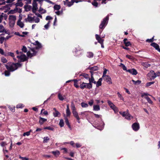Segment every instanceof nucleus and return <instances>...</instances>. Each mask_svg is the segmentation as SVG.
Segmentation results:
<instances>
[{"instance_id": "nucleus-1", "label": "nucleus", "mask_w": 160, "mask_h": 160, "mask_svg": "<svg viewBox=\"0 0 160 160\" xmlns=\"http://www.w3.org/2000/svg\"><path fill=\"white\" fill-rule=\"evenodd\" d=\"M21 64L18 63H14L11 62H9L7 64L5 65L7 69L10 72H13L15 71L18 68L21 67Z\"/></svg>"}, {"instance_id": "nucleus-2", "label": "nucleus", "mask_w": 160, "mask_h": 160, "mask_svg": "<svg viewBox=\"0 0 160 160\" xmlns=\"http://www.w3.org/2000/svg\"><path fill=\"white\" fill-rule=\"evenodd\" d=\"M33 15L32 14H29L28 15L27 18L25 19L26 22H32L34 21L36 23H38L40 22V19L38 17H35V16H32Z\"/></svg>"}, {"instance_id": "nucleus-3", "label": "nucleus", "mask_w": 160, "mask_h": 160, "mask_svg": "<svg viewBox=\"0 0 160 160\" xmlns=\"http://www.w3.org/2000/svg\"><path fill=\"white\" fill-rule=\"evenodd\" d=\"M15 0H7L6 2L9 3L8 5H6V6H8L9 7H11L13 5H15L16 7L20 6L22 7L23 5V4L21 2H19L20 0H18V2L16 3L14 2Z\"/></svg>"}, {"instance_id": "nucleus-4", "label": "nucleus", "mask_w": 160, "mask_h": 160, "mask_svg": "<svg viewBox=\"0 0 160 160\" xmlns=\"http://www.w3.org/2000/svg\"><path fill=\"white\" fill-rule=\"evenodd\" d=\"M16 53L18 54L17 57L19 61L24 62L27 60V58L26 56L21 52H19L17 50L16 51Z\"/></svg>"}, {"instance_id": "nucleus-5", "label": "nucleus", "mask_w": 160, "mask_h": 160, "mask_svg": "<svg viewBox=\"0 0 160 160\" xmlns=\"http://www.w3.org/2000/svg\"><path fill=\"white\" fill-rule=\"evenodd\" d=\"M8 19L10 27H12L15 23L16 19V16L14 15H10L8 18Z\"/></svg>"}, {"instance_id": "nucleus-6", "label": "nucleus", "mask_w": 160, "mask_h": 160, "mask_svg": "<svg viewBox=\"0 0 160 160\" xmlns=\"http://www.w3.org/2000/svg\"><path fill=\"white\" fill-rule=\"evenodd\" d=\"M119 113L127 120H130L133 118V117L129 113L128 111V110H127L126 112H119Z\"/></svg>"}, {"instance_id": "nucleus-7", "label": "nucleus", "mask_w": 160, "mask_h": 160, "mask_svg": "<svg viewBox=\"0 0 160 160\" xmlns=\"http://www.w3.org/2000/svg\"><path fill=\"white\" fill-rule=\"evenodd\" d=\"M109 19V17L108 16L104 18L103 21L102 22L99 26V28L100 29L103 28L108 23V21Z\"/></svg>"}, {"instance_id": "nucleus-8", "label": "nucleus", "mask_w": 160, "mask_h": 160, "mask_svg": "<svg viewBox=\"0 0 160 160\" xmlns=\"http://www.w3.org/2000/svg\"><path fill=\"white\" fill-rule=\"evenodd\" d=\"M80 88L82 89H83L84 88L90 89L92 88V84L88 83L83 82L80 85Z\"/></svg>"}, {"instance_id": "nucleus-9", "label": "nucleus", "mask_w": 160, "mask_h": 160, "mask_svg": "<svg viewBox=\"0 0 160 160\" xmlns=\"http://www.w3.org/2000/svg\"><path fill=\"white\" fill-rule=\"evenodd\" d=\"M148 95H150L148 93H142L141 95V97H142L144 98L150 104H152L153 103L152 101L151 100V99L149 97H148L147 96Z\"/></svg>"}, {"instance_id": "nucleus-10", "label": "nucleus", "mask_w": 160, "mask_h": 160, "mask_svg": "<svg viewBox=\"0 0 160 160\" xmlns=\"http://www.w3.org/2000/svg\"><path fill=\"white\" fill-rule=\"evenodd\" d=\"M148 76L151 80L154 79L156 78L155 72L153 70H151L148 74Z\"/></svg>"}, {"instance_id": "nucleus-11", "label": "nucleus", "mask_w": 160, "mask_h": 160, "mask_svg": "<svg viewBox=\"0 0 160 160\" xmlns=\"http://www.w3.org/2000/svg\"><path fill=\"white\" fill-rule=\"evenodd\" d=\"M37 1H38L37 0H33L32 2L33 8H32V11L34 13H35L38 9V4L36 2Z\"/></svg>"}, {"instance_id": "nucleus-12", "label": "nucleus", "mask_w": 160, "mask_h": 160, "mask_svg": "<svg viewBox=\"0 0 160 160\" xmlns=\"http://www.w3.org/2000/svg\"><path fill=\"white\" fill-rule=\"evenodd\" d=\"M36 53V52L35 50V48H33L31 49L30 51H28L27 53V55L28 57H31L35 55Z\"/></svg>"}, {"instance_id": "nucleus-13", "label": "nucleus", "mask_w": 160, "mask_h": 160, "mask_svg": "<svg viewBox=\"0 0 160 160\" xmlns=\"http://www.w3.org/2000/svg\"><path fill=\"white\" fill-rule=\"evenodd\" d=\"M102 78L104 80L107 82L108 84H111L112 83L111 79L109 76L107 75L102 76Z\"/></svg>"}, {"instance_id": "nucleus-14", "label": "nucleus", "mask_w": 160, "mask_h": 160, "mask_svg": "<svg viewBox=\"0 0 160 160\" xmlns=\"http://www.w3.org/2000/svg\"><path fill=\"white\" fill-rule=\"evenodd\" d=\"M107 102L110 107L115 112L117 110V108L113 103L109 100H108Z\"/></svg>"}, {"instance_id": "nucleus-15", "label": "nucleus", "mask_w": 160, "mask_h": 160, "mask_svg": "<svg viewBox=\"0 0 160 160\" xmlns=\"http://www.w3.org/2000/svg\"><path fill=\"white\" fill-rule=\"evenodd\" d=\"M132 128L134 131H137L140 128L139 124L136 122L134 123L132 125Z\"/></svg>"}, {"instance_id": "nucleus-16", "label": "nucleus", "mask_w": 160, "mask_h": 160, "mask_svg": "<svg viewBox=\"0 0 160 160\" xmlns=\"http://www.w3.org/2000/svg\"><path fill=\"white\" fill-rule=\"evenodd\" d=\"M8 18L7 15L3 13H0V23L2 21L3 19L6 20Z\"/></svg>"}, {"instance_id": "nucleus-17", "label": "nucleus", "mask_w": 160, "mask_h": 160, "mask_svg": "<svg viewBox=\"0 0 160 160\" xmlns=\"http://www.w3.org/2000/svg\"><path fill=\"white\" fill-rule=\"evenodd\" d=\"M72 113L74 116L77 119L78 122L79 123H80V118L79 117L78 114L77 112L76 111L72 112Z\"/></svg>"}, {"instance_id": "nucleus-18", "label": "nucleus", "mask_w": 160, "mask_h": 160, "mask_svg": "<svg viewBox=\"0 0 160 160\" xmlns=\"http://www.w3.org/2000/svg\"><path fill=\"white\" fill-rule=\"evenodd\" d=\"M95 37L96 40L99 43H103L104 40L102 39L97 34H96Z\"/></svg>"}, {"instance_id": "nucleus-19", "label": "nucleus", "mask_w": 160, "mask_h": 160, "mask_svg": "<svg viewBox=\"0 0 160 160\" xmlns=\"http://www.w3.org/2000/svg\"><path fill=\"white\" fill-rule=\"evenodd\" d=\"M151 46L154 47L158 52H160V48L159 46L156 43L153 42L151 44Z\"/></svg>"}, {"instance_id": "nucleus-20", "label": "nucleus", "mask_w": 160, "mask_h": 160, "mask_svg": "<svg viewBox=\"0 0 160 160\" xmlns=\"http://www.w3.org/2000/svg\"><path fill=\"white\" fill-rule=\"evenodd\" d=\"M127 71L132 75H136L137 74L136 70L134 68L129 69Z\"/></svg>"}, {"instance_id": "nucleus-21", "label": "nucleus", "mask_w": 160, "mask_h": 160, "mask_svg": "<svg viewBox=\"0 0 160 160\" xmlns=\"http://www.w3.org/2000/svg\"><path fill=\"white\" fill-rule=\"evenodd\" d=\"M33 44L36 46L35 47L36 49H39L41 48L42 46L41 43L38 41H36L35 42L33 43Z\"/></svg>"}, {"instance_id": "nucleus-22", "label": "nucleus", "mask_w": 160, "mask_h": 160, "mask_svg": "<svg viewBox=\"0 0 160 160\" xmlns=\"http://www.w3.org/2000/svg\"><path fill=\"white\" fill-rule=\"evenodd\" d=\"M89 83L90 84H92V83H94V84L96 83V82L95 81L94 79L93 76L92 75V74L91 76V78H89Z\"/></svg>"}, {"instance_id": "nucleus-23", "label": "nucleus", "mask_w": 160, "mask_h": 160, "mask_svg": "<svg viewBox=\"0 0 160 160\" xmlns=\"http://www.w3.org/2000/svg\"><path fill=\"white\" fill-rule=\"evenodd\" d=\"M4 56H11L13 58V59L14 60H16V58H15L14 57V53L12 52H8L7 53H5Z\"/></svg>"}, {"instance_id": "nucleus-24", "label": "nucleus", "mask_w": 160, "mask_h": 160, "mask_svg": "<svg viewBox=\"0 0 160 160\" xmlns=\"http://www.w3.org/2000/svg\"><path fill=\"white\" fill-rule=\"evenodd\" d=\"M66 111L67 116L69 117L71 114V113L69 109L68 105H67V109Z\"/></svg>"}, {"instance_id": "nucleus-25", "label": "nucleus", "mask_w": 160, "mask_h": 160, "mask_svg": "<svg viewBox=\"0 0 160 160\" xmlns=\"http://www.w3.org/2000/svg\"><path fill=\"white\" fill-rule=\"evenodd\" d=\"M47 121L46 119L40 117L39 118V123L41 125L43 123Z\"/></svg>"}, {"instance_id": "nucleus-26", "label": "nucleus", "mask_w": 160, "mask_h": 160, "mask_svg": "<svg viewBox=\"0 0 160 160\" xmlns=\"http://www.w3.org/2000/svg\"><path fill=\"white\" fill-rule=\"evenodd\" d=\"M5 32L6 33H7V32L5 30L4 27L2 24L0 25V33Z\"/></svg>"}, {"instance_id": "nucleus-27", "label": "nucleus", "mask_w": 160, "mask_h": 160, "mask_svg": "<svg viewBox=\"0 0 160 160\" xmlns=\"http://www.w3.org/2000/svg\"><path fill=\"white\" fill-rule=\"evenodd\" d=\"M58 98L60 100L63 101L66 98V97L65 95L62 96L60 93H59L58 94Z\"/></svg>"}, {"instance_id": "nucleus-28", "label": "nucleus", "mask_w": 160, "mask_h": 160, "mask_svg": "<svg viewBox=\"0 0 160 160\" xmlns=\"http://www.w3.org/2000/svg\"><path fill=\"white\" fill-rule=\"evenodd\" d=\"M93 110L95 111H98L100 110V106L99 105H94L93 106Z\"/></svg>"}, {"instance_id": "nucleus-29", "label": "nucleus", "mask_w": 160, "mask_h": 160, "mask_svg": "<svg viewBox=\"0 0 160 160\" xmlns=\"http://www.w3.org/2000/svg\"><path fill=\"white\" fill-rule=\"evenodd\" d=\"M52 153L56 157H58L60 154L59 151L58 150H57L55 151H52Z\"/></svg>"}, {"instance_id": "nucleus-30", "label": "nucleus", "mask_w": 160, "mask_h": 160, "mask_svg": "<svg viewBox=\"0 0 160 160\" xmlns=\"http://www.w3.org/2000/svg\"><path fill=\"white\" fill-rule=\"evenodd\" d=\"M102 78H100L98 80V81L96 82V86L98 87L100 86L102 84Z\"/></svg>"}, {"instance_id": "nucleus-31", "label": "nucleus", "mask_w": 160, "mask_h": 160, "mask_svg": "<svg viewBox=\"0 0 160 160\" xmlns=\"http://www.w3.org/2000/svg\"><path fill=\"white\" fill-rule=\"evenodd\" d=\"M17 25L21 28H23L24 26L23 23L21 21H18Z\"/></svg>"}, {"instance_id": "nucleus-32", "label": "nucleus", "mask_w": 160, "mask_h": 160, "mask_svg": "<svg viewBox=\"0 0 160 160\" xmlns=\"http://www.w3.org/2000/svg\"><path fill=\"white\" fill-rule=\"evenodd\" d=\"M1 61L3 63H6L8 62V60L5 57H2L1 58Z\"/></svg>"}, {"instance_id": "nucleus-33", "label": "nucleus", "mask_w": 160, "mask_h": 160, "mask_svg": "<svg viewBox=\"0 0 160 160\" xmlns=\"http://www.w3.org/2000/svg\"><path fill=\"white\" fill-rule=\"evenodd\" d=\"M81 76H82L87 79L88 80L89 78V75L86 73H82L81 75Z\"/></svg>"}, {"instance_id": "nucleus-34", "label": "nucleus", "mask_w": 160, "mask_h": 160, "mask_svg": "<svg viewBox=\"0 0 160 160\" xmlns=\"http://www.w3.org/2000/svg\"><path fill=\"white\" fill-rule=\"evenodd\" d=\"M87 56L89 58H91L93 57V54L92 52H87Z\"/></svg>"}, {"instance_id": "nucleus-35", "label": "nucleus", "mask_w": 160, "mask_h": 160, "mask_svg": "<svg viewBox=\"0 0 160 160\" xmlns=\"http://www.w3.org/2000/svg\"><path fill=\"white\" fill-rule=\"evenodd\" d=\"M60 114V113L57 110H56V112H53V115L54 117H57Z\"/></svg>"}, {"instance_id": "nucleus-36", "label": "nucleus", "mask_w": 160, "mask_h": 160, "mask_svg": "<svg viewBox=\"0 0 160 160\" xmlns=\"http://www.w3.org/2000/svg\"><path fill=\"white\" fill-rule=\"evenodd\" d=\"M32 132V130H30L29 131L27 132H24L23 134V136H29L30 134V132Z\"/></svg>"}, {"instance_id": "nucleus-37", "label": "nucleus", "mask_w": 160, "mask_h": 160, "mask_svg": "<svg viewBox=\"0 0 160 160\" xmlns=\"http://www.w3.org/2000/svg\"><path fill=\"white\" fill-rule=\"evenodd\" d=\"M50 21H48V22L44 26V28H45V29L47 30L48 29L50 26Z\"/></svg>"}, {"instance_id": "nucleus-38", "label": "nucleus", "mask_w": 160, "mask_h": 160, "mask_svg": "<svg viewBox=\"0 0 160 160\" xmlns=\"http://www.w3.org/2000/svg\"><path fill=\"white\" fill-rule=\"evenodd\" d=\"M72 81L74 82V86L76 88H78L79 87V86L78 85V81L76 79H73Z\"/></svg>"}, {"instance_id": "nucleus-39", "label": "nucleus", "mask_w": 160, "mask_h": 160, "mask_svg": "<svg viewBox=\"0 0 160 160\" xmlns=\"http://www.w3.org/2000/svg\"><path fill=\"white\" fill-rule=\"evenodd\" d=\"M65 122L66 124L67 125H68V127L69 128H70V124H69V121L68 120V119L67 118L65 117Z\"/></svg>"}, {"instance_id": "nucleus-40", "label": "nucleus", "mask_w": 160, "mask_h": 160, "mask_svg": "<svg viewBox=\"0 0 160 160\" xmlns=\"http://www.w3.org/2000/svg\"><path fill=\"white\" fill-rule=\"evenodd\" d=\"M81 105L82 108H87L88 107V105L85 103L82 102L81 103Z\"/></svg>"}, {"instance_id": "nucleus-41", "label": "nucleus", "mask_w": 160, "mask_h": 160, "mask_svg": "<svg viewBox=\"0 0 160 160\" xmlns=\"http://www.w3.org/2000/svg\"><path fill=\"white\" fill-rule=\"evenodd\" d=\"M132 82H133L135 84H139L141 82V81L139 80L135 81L133 80H132Z\"/></svg>"}, {"instance_id": "nucleus-42", "label": "nucleus", "mask_w": 160, "mask_h": 160, "mask_svg": "<svg viewBox=\"0 0 160 160\" xmlns=\"http://www.w3.org/2000/svg\"><path fill=\"white\" fill-rule=\"evenodd\" d=\"M39 12L42 13H44L46 12V11L45 10L43 9L42 8L40 7L39 10Z\"/></svg>"}, {"instance_id": "nucleus-43", "label": "nucleus", "mask_w": 160, "mask_h": 160, "mask_svg": "<svg viewBox=\"0 0 160 160\" xmlns=\"http://www.w3.org/2000/svg\"><path fill=\"white\" fill-rule=\"evenodd\" d=\"M59 125L61 127H62L64 126V123L63 120L61 119L60 120L59 123Z\"/></svg>"}, {"instance_id": "nucleus-44", "label": "nucleus", "mask_w": 160, "mask_h": 160, "mask_svg": "<svg viewBox=\"0 0 160 160\" xmlns=\"http://www.w3.org/2000/svg\"><path fill=\"white\" fill-rule=\"evenodd\" d=\"M73 4V3L71 1L70 2H66V3L65 4V5H67V6H68V7L71 6Z\"/></svg>"}, {"instance_id": "nucleus-45", "label": "nucleus", "mask_w": 160, "mask_h": 160, "mask_svg": "<svg viewBox=\"0 0 160 160\" xmlns=\"http://www.w3.org/2000/svg\"><path fill=\"white\" fill-rule=\"evenodd\" d=\"M71 108L72 110V112L76 111L75 106L73 104H72Z\"/></svg>"}, {"instance_id": "nucleus-46", "label": "nucleus", "mask_w": 160, "mask_h": 160, "mask_svg": "<svg viewBox=\"0 0 160 160\" xmlns=\"http://www.w3.org/2000/svg\"><path fill=\"white\" fill-rule=\"evenodd\" d=\"M44 129H48L52 131L54 130V128L51 127H45L44 128Z\"/></svg>"}, {"instance_id": "nucleus-47", "label": "nucleus", "mask_w": 160, "mask_h": 160, "mask_svg": "<svg viewBox=\"0 0 160 160\" xmlns=\"http://www.w3.org/2000/svg\"><path fill=\"white\" fill-rule=\"evenodd\" d=\"M55 10H58L60 8V6L59 5H55L54 6Z\"/></svg>"}, {"instance_id": "nucleus-48", "label": "nucleus", "mask_w": 160, "mask_h": 160, "mask_svg": "<svg viewBox=\"0 0 160 160\" xmlns=\"http://www.w3.org/2000/svg\"><path fill=\"white\" fill-rule=\"evenodd\" d=\"M10 72L8 70L5 71L4 72V74L6 76H8L10 74Z\"/></svg>"}, {"instance_id": "nucleus-49", "label": "nucleus", "mask_w": 160, "mask_h": 160, "mask_svg": "<svg viewBox=\"0 0 160 160\" xmlns=\"http://www.w3.org/2000/svg\"><path fill=\"white\" fill-rule=\"evenodd\" d=\"M49 140V138L48 137H45L44 138L43 142L44 143H46Z\"/></svg>"}, {"instance_id": "nucleus-50", "label": "nucleus", "mask_w": 160, "mask_h": 160, "mask_svg": "<svg viewBox=\"0 0 160 160\" xmlns=\"http://www.w3.org/2000/svg\"><path fill=\"white\" fill-rule=\"evenodd\" d=\"M4 40H5V38L3 37H0V42L1 43H2Z\"/></svg>"}, {"instance_id": "nucleus-51", "label": "nucleus", "mask_w": 160, "mask_h": 160, "mask_svg": "<svg viewBox=\"0 0 160 160\" xmlns=\"http://www.w3.org/2000/svg\"><path fill=\"white\" fill-rule=\"evenodd\" d=\"M120 66H122V67L123 70H125V71L127 70L126 67L123 64L121 63L120 64Z\"/></svg>"}, {"instance_id": "nucleus-52", "label": "nucleus", "mask_w": 160, "mask_h": 160, "mask_svg": "<svg viewBox=\"0 0 160 160\" xmlns=\"http://www.w3.org/2000/svg\"><path fill=\"white\" fill-rule=\"evenodd\" d=\"M154 82H148L146 84V86L148 87L149 86H150L151 85L154 84Z\"/></svg>"}, {"instance_id": "nucleus-53", "label": "nucleus", "mask_w": 160, "mask_h": 160, "mask_svg": "<svg viewBox=\"0 0 160 160\" xmlns=\"http://www.w3.org/2000/svg\"><path fill=\"white\" fill-rule=\"evenodd\" d=\"M126 46V47H128L129 46H130L131 45V44L130 43V42H125L124 43Z\"/></svg>"}, {"instance_id": "nucleus-54", "label": "nucleus", "mask_w": 160, "mask_h": 160, "mask_svg": "<svg viewBox=\"0 0 160 160\" xmlns=\"http://www.w3.org/2000/svg\"><path fill=\"white\" fill-rule=\"evenodd\" d=\"M117 94L118 95V97L119 98H120V99L122 100H123L124 98L122 96L121 94L119 92H118L117 93Z\"/></svg>"}, {"instance_id": "nucleus-55", "label": "nucleus", "mask_w": 160, "mask_h": 160, "mask_svg": "<svg viewBox=\"0 0 160 160\" xmlns=\"http://www.w3.org/2000/svg\"><path fill=\"white\" fill-rule=\"evenodd\" d=\"M23 105L21 103H20L17 105L16 106V108H22V107H23Z\"/></svg>"}, {"instance_id": "nucleus-56", "label": "nucleus", "mask_w": 160, "mask_h": 160, "mask_svg": "<svg viewBox=\"0 0 160 160\" xmlns=\"http://www.w3.org/2000/svg\"><path fill=\"white\" fill-rule=\"evenodd\" d=\"M44 110V109H42L41 111V113H43L45 115H47L48 114V112L46 111H44L43 112V111Z\"/></svg>"}, {"instance_id": "nucleus-57", "label": "nucleus", "mask_w": 160, "mask_h": 160, "mask_svg": "<svg viewBox=\"0 0 160 160\" xmlns=\"http://www.w3.org/2000/svg\"><path fill=\"white\" fill-rule=\"evenodd\" d=\"M87 112H82L80 113V114L82 115L83 116H85V117H87Z\"/></svg>"}, {"instance_id": "nucleus-58", "label": "nucleus", "mask_w": 160, "mask_h": 160, "mask_svg": "<svg viewBox=\"0 0 160 160\" xmlns=\"http://www.w3.org/2000/svg\"><path fill=\"white\" fill-rule=\"evenodd\" d=\"M52 18L50 16H48L46 17V20H52Z\"/></svg>"}, {"instance_id": "nucleus-59", "label": "nucleus", "mask_w": 160, "mask_h": 160, "mask_svg": "<svg viewBox=\"0 0 160 160\" xmlns=\"http://www.w3.org/2000/svg\"><path fill=\"white\" fill-rule=\"evenodd\" d=\"M154 37L150 39H148L146 40V42H152L153 41Z\"/></svg>"}, {"instance_id": "nucleus-60", "label": "nucleus", "mask_w": 160, "mask_h": 160, "mask_svg": "<svg viewBox=\"0 0 160 160\" xmlns=\"http://www.w3.org/2000/svg\"><path fill=\"white\" fill-rule=\"evenodd\" d=\"M22 50L24 52H27V48L25 46H23Z\"/></svg>"}, {"instance_id": "nucleus-61", "label": "nucleus", "mask_w": 160, "mask_h": 160, "mask_svg": "<svg viewBox=\"0 0 160 160\" xmlns=\"http://www.w3.org/2000/svg\"><path fill=\"white\" fill-rule=\"evenodd\" d=\"M0 54L3 55H4L5 54L3 50L1 48H0Z\"/></svg>"}, {"instance_id": "nucleus-62", "label": "nucleus", "mask_w": 160, "mask_h": 160, "mask_svg": "<svg viewBox=\"0 0 160 160\" xmlns=\"http://www.w3.org/2000/svg\"><path fill=\"white\" fill-rule=\"evenodd\" d=\"M19 158H20L22 160H28L29 159L28 158L26 157H22L21 156H19Z\"/></svg>"}, {"instance_id": "nucleus-63", "label": "nucleus", "mask_w": 160, "mask_h": 160, "mask_svg": "<svg viewBox=\"0 0 160 160\" xmlns=\"http://www.w3.org/2000/svg\"><path fill=\"white\" fill-rule=\"evenodd\" d=\"M93 103V100L92 99L89 102L88 104L90 106H92Z\"/></svg>"}, {"instance_id": "nucleus-64", "label": "nucleus", "mask_w": 160, "mask_h": 160, "mask_svg": "<svg viewBox=\"0 0 160 160\" xmlns=\"http://www.w3.org/2000/svg\"><path fill=\"white\" fill-rule=\"evenodd\" d=\"M92 4L94 6L97 7L98 6V3L97 2L94 1L92 2Z\"/></svg>"}]
</instances>
